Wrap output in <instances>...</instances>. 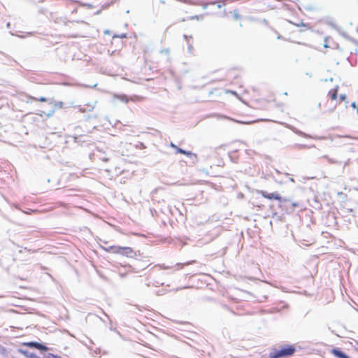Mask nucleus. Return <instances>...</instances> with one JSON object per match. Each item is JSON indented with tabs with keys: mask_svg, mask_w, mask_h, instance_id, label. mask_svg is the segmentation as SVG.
<instances>
[{
	"mask_svg": "<svg viewBox=\"0 0 358 358\" xmlns=\"http://www.w3.org/2000/svg\"><path fill=\"white\" fill-rule=\"evenodd\" d=\"M338 87H336L335 89L331 90L329 92V94L332 100H336L338 97Z\"/></svg>",
	"mask_w": 358,
	"mask_h": 358,
	"instance_id": "nucleus-16",
	"label": "nucleus"
},
{
	"mask_svg": "<svg viewBox=\"0 0 358 358\" xmlns=\"http://www.w3.org/2000/svg\"><path fill=\"white\" fill-rule=\"evenodd\" d=\"M10 26V23H7V27H9Z\"/></svg>",
	"mask_w": 358,
	"mask_h": 358,
	"instance_id": "nucleus-54",
	"label": "nucleus"
},
{
	"mask_svg": "<svg viewBox=\"0 0 358 358\" xmlns=\"http://www.w3.org/2000/svg\"><path fill=\"white\" fill-rule=\"evenodd\" d=\"M128 267L134 273H139L141 271L144 270L148 266L147 262L141 261L137 258L133 260L132 264H129Z\"/></svg>",
	"mask_w": 358,
	"mask_h": 358,
	"instance_id": "nucleus-5",
	"label": "nucleus"
},
{
	"mask_svg": "<svg viewBox=\"0 0 358 358\" xmlns=\"http://www.w3.org/2000/svg\"><path fill=\"white\" fill-rule=\"evenodd\" d=\"M78 136H74V140L76 142L78 141Z\"/></svg>",
	"mask_w": 358,
	"mask_h": 358,
	"instance_id": "nucleus-46",
	"label": "nucleus"
},
{
	"mask_svg": "<svg viewBox=\"0 0 358 358\" xmlns=\"http://www.w3.org/2000/svg\"><path fill=\"white\" fill-rule=\"evenodd\" d=\"M306 75H307L309 77H311L312 76V73H309V72H306Z\"/></svg>",
	"mask_w": 358,
	"mask_h": 358,
	"instance_id": "nucleus-41",
	"label": "nucleus"
},
{
	"mask_svg": "<svg viewBox=\"0 0 358 358\" xmlns=\"http://www.w3.org/2000/svg\"><path fill=\"white\" fill-rule=\"evenodd\" d=\"M83 6H85V7H87L88 8H90L93 7V5H92L91 3H83Z\"/></svg>",
	"mask_w": 358,
	"mask_h": 358,
	"instance_id": "nucleus-29",
	"label": "nucleus"
},
{
	"mask_svg": "<svg viewBox=\"0 0 358 358\" xmlns=\"http://www.w3.org/2000/svg\"><path fill=\"white\" fill-rule=\"evenodd\" d=\"M339 99H340V101H345L346 99H347V96L345 94H340L339 96Z\"/></svg>",
	"mask_w": 358,
	"mask_h": 358,
	"instance_id": "nucleus-24",
	"label": "nucleus"
},
{
	"mask_svg": "<svg viewBox=\"0 0 358 358\" xmlns=\"http://www.w3.org/2000/svg\"><path fill=\"white\" fill-rule=\"evenodd\" d=\"M234 122H238V123H240V124H249L250 122H243V121H241V120H233Z\"/></svg>",
	"mask_w": 358,
	"mask_h": 358,
	"instance_id": "nucleus-30",
	"label": "nucleus"
},
{
	"mask_svg": "<svg viewBox=\"0 0 358 358\" xmlns=\"http://www.w3.org/2000/svg\"><path fill=\"white\" fill-rule=\"evenodd\" d=\"M27 100L26 101L27 103L29 102V99L38 101L41 102H47L49 105H52L53 103V99L52 98H46L45 96H41L39 98H35L31 96H27Z\"/></svg>",
	"mask_w": 358,
	"mask_h": 358,
	"instance_id": "nucleus-11",
	"label": "nucleus"
},
{
	"mask_svg": "<svg viewBox=\"0 0 358 358\" xmlns=\"http://www.w3.org/2000/svg\"><path fill=\"white\" fill-rule=\"evenodd\" d=\"M158 266L162 269H169V268H171L173 267L172 266H165V264H160Z\"/></svg>",
	"mask_w": 358,
	"mask_h": 358,
	"instance_id": "nucleus-25",
	"label": "nucleus"
},
{
	"mask_svg": "<svg viewBox=\"0 0 358 358\" xmlns=\"http://www.w3.org/2000/svg\"><path fill=\"white\" fill-rule=\"evenodd\" d=\"M94 106H90V108H89L88 110L92 111L94 109Z\"/></svg>",
	"mask_w": 358,
	"mask_h": 358,
	"instance_id": "nucleus-44",
	"label": "nucleus"
},
{
	"mask_svg": "<svg viewBox=\"0 0 358 358\" xmlns=\"http://www.w3.org/2000/svg\"><path fill=\"white\" fill-rule=\"evenodd\" d=\"M114 98L120 100V101L128 103L129 102V98L126 94H115Z\"/></svg>",
	"mask_w": 358,
	"mask_h": 358,
	"instance_id": "nucleus-15",
	"label": "nucleus"
},
{
	"mask_svg": "<svg viewBox=\"0 0 358 358\" xmlns=\"http://www.w3.org/2000/svg\"><path fill=\"white\" fill-rule=\"evenodd\" d=\"M291 198L290 197H282V199L278 203V207L282 209L285 213H287V208L290 207Z\"/></svg>",
	"mask_w": 358,
	"mask_h": 358,
	"instance_id": "nucleus-8",
	"label": "nucleus"
},
{
	"mask_svg": "<svg viewBox=\"0 0 358 358\" xmlns=\"http://www.w3.org/2000/svg\"><path fill=\"white\" fill-rule=\"evenodd\" d=\"M351 107L353 108H356V103L355 101L351 103Z\"/></svg>",
	"mask_w": 358,
	"mask_h": 358,
	"instance_id": "nucleus-39",
	"label": "nucleus"
},
{
	"mask_svg": "<svg viewBox=\"0 0 358 358\" xmlns=\"http://www.w3.org/2000/svg\"><path fill=\"white\" fill-rule=\"evenodd\" d=\"M160 3H162V4H164L165 3V0H160Z\"/></svg>",
	"mask_w": 358,
	"mask_h": 358,
	"instance_id": "nucleus-48",
	"label": "nucleus"
},
{
	"mask_svg": "<svg viewBox=\"0 0 358 358\" xmlns=\"http://www.w3.org/2000/svg\"><path fill=\"white\" fill-rule=\"evenodd\" d=\"M199 17H201L202 18V16H198V15H194V16H192L191 17V19H199Z\"/></svg>",
	"mask_w": 358,
	"mask_h": 358,
	"instance_id": "nucleus-36",
	"label": "nucleus"
},
{
	"mask_svg": "<svg viewBox=\"0 0 358 358\" xmlns=\"http://www.w3.org/2000/svg\"><path fill=\"white\" fill-rule=\"evenodd\" d=\"M113 38H127V34H122L120 35H114L113 36Z\"/></svg>",
	"mask_w": 358,
	"mask_h": 358,
	"instance_id": "nucleus-22",
	"label": "nucleus"
},
{
	"mask_svg": "<svg viewBox=\"0 0 358 358\" xmlns=\"http://www.w3.org/2000/svg\"><path fill=\"white\" fill-rule=\"evenodd\" d=\"M321 158L327 159V161L329 164H336V165H341V162L336 160V159H334L333 158H331L328 155H323Z\"/></svg>",
	"mask_w": 358,
	"mask_h": 358,
	"instance_id": "nucleus-13",
	"label": "nucleus"
},
{
	"mask_svg": "<svg viewBox=\"0 0 358 358\" xmlns=\"http://www.w3.org/2000/svg\"><path fill=\"white\" fill-rule=\"evenodd\" d=\"M277 38L278 39H280L281 38V36L280 35L278 36Z\"/></svg>",
	"mask_w": 358,
	"mask_h": 358,
	"instance_id": "nucleus-51",
	"label": "nucleus"
},
{
	"mask_svg": "<svg viewBox=\"0 0 358 358\" xmlns=\"http://www.w3.org/2000/svg\"><path fill=\"white\" fill-rule=\"evenodd\" d=\"M162 52H164L166 54H168L169 52V49L163 50H162Z\"/></svg>",
	"mask_w": 358,
	"mask_h": 358,
	"instance_id": "nucleus-38",
	"label": "nucleus"
},
{
	"mask_svg": "<svg viewBox=\"0 0 358 358\" xmlns=\"http://www.w3.org/2000/svg\"><path fill=\"white\" fill-rule=\"evenodd\" d=\"M236 152H237V150H234L231 153L229 154V157L231 159V161L233 162L234 163H237L238 162V158L236 157L232 156V154H235V153H236Z\"/></svg>",
	"mask_w": 358,
	"mask_h": 358,
	"instance_id": "nucleus-19",
	"label": "nucleus"
},
{
	"mask_svg": "<svg viewBox=\"0 0 358 358\" xmlns=\"http://www.w3.org/2000/svg\"><path fill=\"white\" fill-rule=\"evenodd\" d=\"M104 33H105L106 34H110V31L109 30H106V31H104Z\"/></svg>",
	"mask_w": 358,
	"mask_h": 358,
	"instance_id": "nucleus-42",
	"label": "nucleus"
},
{
	"mask_svg": "<svg viewBox=\"0 0 358 358\" xmlns=\"http://www.w3.org/2000/svg\"><path fill=\"white\" fill-rule=\"evenodd\" d=\"M176 266H182L183 265H182V264H178H178H176Z\"/></svg>",
	"mask_w": 358,
	"mask_h": 358,
	"instance_id": "nucleus-49",
	"label": "nucleus"
},
{
	"mask_svg": "<svg viewBox=\"0 0 358 358\" xmlns=\"http://www.w3.org/2000/svg\"><path fill=\"white\" fill-rule=\"evenodd\" d=\"M17 352L24 355L26 358H41L36 353L31 352L21 348L17 349Z\"/></svg>",
	"mask_w": 358,
	"mask_h": 358,
	"instance_id": "nucleus-10",
	"label": "nucleus"
},
{
	"mask_svg": "<svg viewBox=\"0 0 358 358\" xmlns=\"http://www.w3.org/2000/svg\"><path fill=\"white\" fill-rule=\"evenodd\" d=\"M233 16L234 20H238L241 18V15L238 14V11L236 10H234L233 12Z\"/></svg>",
	"mask_w": 358,
	"mask_h": 358,
	"instance_id": "nucleus-20",
	"label": "nucleus"
},
{
	"mask_svg": "<svg viewBox=\"0 0 358 358\" xmlns=\"http://www.w3.org/2000/svg\"><path fill=\"white\" fill-rule=\"evenodd\" d=\"M183 38H184L185 40H187L188 38H192V36H188V35L184 34V35H183Z\"/></svg>",
	"mask_w": 358,
	"mask_h": 358,
	"instance_id": "nucleus-34",
	"label": "nucleus"
},
{
	"mask_svg": "<svg viewBox=\"0 0 358 358\" xmlns=\"http://www.w3.org/2000/svg\"><path fill=\"white\" fill-rule=\"evenodd\" d=\"M289 129H291L294 134L300 136L301 137L307 138H313V139H329L331 142L334 143L337 146H343L347 145H353L354 141L357 139L355 137H353L350 135H339L335 134L329 137H318V136H312L311 135L306 134L294 126L289 125L287 127Z\"/></svg>",
	"mask_w": 358,
	"mask_h": 358,
	"instance_id": "nucleus-1",
	"label": "nucleus"
},
{
	"mask_svg": "<svg viewBox=\"0 0 358 358\" xmlns=\"http://www.w3.org/2000/svg\"><path fill=\"white\" fill-rule=\"evenodd\" d=\"M258 193L265 199L268 200H277L278 202L282 197L278 192L268 193L264 190H258Z\"/></svg>",
	"mask_w": 358,
	"mask_h": 358,
	"instance_id": "nucleus-6",
	"label": "nucleus"
},
{
	"mask_svg": "<svg viewBox=\"0 0 358 358\" xmlns=\"http://www.w3.org/2000/svg\"><path fill=\"white\" fill-rule=\"evenodd\" d=\"M53 105V108L55 110L56 109H59V108H62L63 107V102L62 101H55L53 99V103L52 104Z\"/></svg>",
	"mask_w": 358,
	"mask_h": 358,
	"instance_id": "nucleus-17",
	"label": "nucleus"
},
{
	"mask_svg": "<svg viewBox=\"0 0 358 358\" xmlns=\"http://www.w3.org/2000/svg\"><path fill=\"white\" fill-rule=\"evenodd\" d=\"M315 145H308L306 144H299V143H296L292 146L293 148H298V149H310V148H315Z\"/></svg>",
	"mask_w": 358,
	"mask_h": 358,
	"instance_id": "nucleus-14",
	"label": "nucleus"
},
{
	"mask_svg": "<svg viewBox=\"0 0 358 358\" xmlns=\"http://www.w3.org/2000/svg\"><path fill=\"white\" fill-rule=\"evenodd\" d=\"M112 3H113V1L107 2V3H105L102 4V6L101 7V9L98 10L95 13V14H96V15L99 14L101 12V10H104V9L108 8Z\"/></svg>",
	"mask_w": 358,
	"mask_h": 358,
	"instance_id": "nucleus-18",
	"label": "nucleus"
},
{
	"mask_svg": "<svg viewBox=\"0 0 358 358\" xmlns=\"http://www.w3.org/2000/svg\"><path fill=\"white\" fill-rule=\"evenodd\" d=\"M262 23H263L264 24L266 25V26H268V20H266V19H263V20H262Z\"/></svg>",
	"mask_w": 358,
	"mask_h": 358,
	"instance_id": "nucleus-33",
	"label": "nucleus"
},
{
	"mask_svg": "<svg viewBox=\"0 0 358 358\" xmlns=\"http://www.w3.org/2000/svg\"><path fill=\"white\" fill-rule=\"evenodd\" d=\"M170 146L174 148L176 150V148H178L176 145H175L173 142H171Z\"/></svg>",
	"mask_w": 358,
	"mask_h": 358,
	"instance_id": "nucleus-32",
	"label": "nucleus"
},
{
	"mask_svg": "<svg viewBox=\"0 0 358 358\" xmlns=\"http://www.w3.org/2000/svg\"><path fill=\"white\" fill-rule=\"evenodd\" d=\"M352 42H353L356 45H358V41L355 40V39H352Z\"/></svg>",
	"mask_w": 358,
	"mask_h": 358,
	"instance_id": "nucleus-40",
	"label": "nucleus"
},
{
	"mask_svg": "<svg viewBox=\"0 0 358 358\" xmlns=\"http://www.w3.org/2000/svg\"><path fill=\"white\" fill-rule=\"evenodd\" d=\"M341 34L344 38H347V39H348V40H350V41H352V38H350V36H348L345 32H342V33H341Z\"/></svg>",
	"mask_w": 358,
	"mask_h": 358,
	"instance_id": "nucleus-27",
	"label": "nucleus"
},
{
	"mask_svg": "<svg viewBox=\"0 0 358 358\" xmlns=\"http://www.w3.org/2000/svg\"><path fill=\"white\" fill-rule=\"evenodd\" d=\"M357 32H358V28L357 29Z\"/></svg>",
	"mask_w": 358,
	"mask_h": 358,
	"instance_id": "nucleus-56",
	"label": "nucleus"
},
{
	"mask_svg": "<svg viewBox=\"0 0 358 358\" xmlns=\"http://www.w3.org/2000/svg\"><path fill=\"white\" fill-rule=\"evenodd\" d=\"M105 251L114 253V254H120L123 256H125L129 258H134V259H136V257L138 255L137 252L134 251L130 247H122V246H117V245H111L109 247H101Z\"/></svg>",
	"mask_w": 358,
	"mask_h": 358,
	"instance_id": "nucleus-3",
	"label": "nucleus"
},
{
	"mask_svg": "<svg viewBox=\"0 0 358 358\" xmlns=\"http://www.w3.org/2000/svg\"><path fill=\"white\" fill-rule=\"evenodd\" d=\"M90 118V115H87V116L86 117V119H87V120H89Z\"/></svg>",
	"mask_w": 358,
	"mask_h": 358,
	"instance_id": "nucleus-52",
	"label": "nucleus"
},
{
	"mask_svg": "<svg viewBox=\"0 0 358 358\" xmlns=\"http://www.w3.org/2000/svg\"><path fill=\"white\" fill-rule=\"evenodd\" d=\"M15 208H17V209H20V208H19L18 205H15Z\"/></svg>",
	"mask_w": 358,
	"mask_h": 358,
	"instance_id": "nucleus-50",
	"label": "nucleus"
},
{
	"mask_svg": "<svg viewBox=\"0 0 358 358\" xmlns=\"http://www.w3.org/2000/svg\"><path fill=\"white\" fill-rule=\"evenodd\" d=\"M188 51L189 52H191L192 49L193 48L192 45L191 44H188Z\"/></svg>",
	"mask_w": 358,
	"mask_h": 358,
	"instance_id": "nucleus-35",
	"label": "nucleus"
},
{
	"mask_svg": "<svg viewBox=\"0 0 358 358\" xmlns=\"http://www.w3.org/2000/svg\"><path fill=\"white\" fill-rule=\"evenodd\" d=\"M357 113H358V107H357Z\"/></svg>",
	"mask_w": 358,
	"mask_h": 358,
	"instance_id": "nucleus-55",
	"label": "nucleus"
},
{
	"mask_svg": "<svg viewBox=\"0 0 358 358\" xmlns=\"http://www.w3.org/2000/svg\"><path fill=\"white\" fill-rule=\"evenodd\" d=\"M327 24L335 29H337L336 24L332 20H328Z\"/></svg>",
	"mask_w": 358,
	"mask_h": 358,
	"instance_id": "nucleus-21",
	"label": "nucleus"
},
{
	"mask_svg": "<svg viewBox=\"0 0 358 358\" xmlns=\"http://www.w3.org/2000/svg\"><path fill=\"white\" fill-rule=\"evenodd\" d=\"M97 85V84H94L93 86H88V85H85V87H94Z\"/></svg>",
	"mask_w": 358,
	"mask_h": 358,
	"instance_id": "nucleus-43",
	"label": "nucleus"
},
{
	"mask_svg": "<svg viewBox=\"0 0 358 358\" xmlns=\"http://www.w3.org/2000/svg\"><path fill=\"white\" fill-rule=\"evenodd\" d=\"M299 207H301L300 203L299 202L294 201L291 199L290 207H289V208H287V214H291V213H294V211L295 210V208H299Z\"/></svg>",
	"mask_w": 358,
	"mask_h": 358,
	"instance_id": "nucleus-12",
	"label": "nucleus"
},
{
	"mask_svg": "<svg viewBox=\"0 0 358 358\" xmlns=\"http://www.w3.org/2000/svg\"><path fill=\"white\" fill-rule=\"evenodd\" d=\"M314 201L317 203V206H315V208H320L321 206V204L319 203V201L317 200V199H315Z\"/></svg>",
	"mask_w": 358,
	"mask_h": 358,
	"instance_id": "nucleus-31",
	"label": "nucleus"
},
{
	"mask_svg": "<svg viewBox=\"0 0 358 358\" xmlns=\"http://www.w3.org/2000/svg\"><path fill=\"white\" fill-rule=\"evenodd\" d=\"M77 108L79 110V111L81 112V113H85L86 112V108H85L84 107H83L80 105L78 106Z\"/></svg>",
	"mask_w": 358,
	"mask_h": 358,
	"instance_id": "nucleus-26",
	"label": "nucleus"
},
{
	"mask_svg": "<svg viewBox=\"0 0 358 358\" xmlns=\"http://www.w3.org/2000/svg\"><path fill=\"white\" fill-rule=\"evenodd\" d=\"M275 171L277 174H280V171H279L278 170L275 169Z\"/></svg>",
	"mask_w": 358,
	"mask_h": 358,
	"instance_id": "nucleus-47",
	"label": "nucleus"
},
{
	"mask_svg": "<svg viewBox=\"0 0 358 358\" xmlns=\"http://www.w3.org/2000/svg\"><path fill=\"white\" fill-rule=\"evenodd\" d=\"M176 153L186 155L192 160L193 164L197 162V155L191 151L184 150L181 148H176Z\"/></svg>",
	"mask_w": 358,
	"mask_h": 358,
	"instance_id": "nucleus-7",
	"label": "nucleus"
},
{
	"mask_svg": "<svg viewBox=\"0 0 358 358\" xmlns=\"http://www.w3.org/2000/svg\"><path fill=\"white\" fill-rule=\"evenodd\" d=\"M324 42H325V43H324V47L325 48H329V45H327V38H324Z\"/></svg>",
	"mask_w": 358,
	"mask_h": 358,
	"instance_id": "nucleus-37",
	"label": "nucleus"
},
{
	"mask_svg": "<svg viewBox=\"0 0 358 358\" xmlns=\"http://www.w3.org/2000/svg\"><path fill=\"white\" fill-rule=\"evenodd\" d=\"M226 92H227V93H230V94H234V95H235V96H238L237 92H236V91H234V90H227L226 91Z\"/></svg>",
	"mask_w": 358,
	"mask_h": 358,
	"instance_id": "nucleus-28",
	"label": "nucleus"
},
{
	"mask_svg": "<svg viewBox=\"0 0 358 358\" xmlns=\"http://www.w3.org/2000/svg\"><path fill=\"white\" fill-rule=\"evenodd\" d=\"M289 180L291 181V182H294V180L293 178H289Z\"/></svg>",
	"mask_w": 358,
	"mask_h": 358,
	"instance_id": "nucleus-45",
	"label": "nucleus"
},
{
	"mask_svg": "<svg viewBox=\"0 0 358 358\" xmlns=\"http://www.w3.org/2000/svg\"><path fill=\"white\" fill-rule=\"evenodd\" d=\"M22 346H26L27 348H29L31 349H36L38 350L40 353L43 354H47V352L50 350V348L47 346V345L43 342H38V341H28V342H23L21 344Z\"/></svg>",
	"mask_w": 358,
	"mask_h": 358,
	"instance_id": "nucleus-4",
	"label": "nucleus"
},
{
	"mask_svg": "<svg viewBox=\"0 0 358 358\" xmlns=\"http://www.w3.org/2000/svg\"><path fill=\"white\" fill-rule=\"evenodd\" d=\"M331 353L336 358H351L343 350L337 347L333 348L331 350Z\"/></svg>",
	"mask_w": 358,
	"mask_h": 358,
	"instance_id": "nucleus-9",
	"label": "nucleus"
},
{
	"mask_svg": "<svg viewBox=\"0 0 358 358\" xmlns=\"http://www.w3.org/2000/svg\"><path fill=\"white\" fill-rule=\"evenodd\" d=\"M301 24L303 25V26H305V24L303 22H301Z\"/></svg>",
	"mask_w": 358,
	"mask_h": 358,
	"instance_id": "nucleus-53",
	"label": "nucleus"
},
{
	"mask_svg": "<svg viewBox=\"0 0 358 358\" xmlns=\"http://www.w3.org/2000/svg\"><path fill=\"white\" fill-rule=\"evenodd\" d=\"M296 351L294 345L285 344L279 348H273L269 353V358H286L292 356Z\"/></svg>",
	"mask_w": 358,
	"mask_h": 358,
	"instance_id": "nucleus-2",
	"label": "nucleus"
},
{
	"mask_svg": "<svg viewBox=\"0 0 358 358\" xmlns=\"http://www.w3.org/2000/svg\"><path fill=\"white\" fill-rule=\"evenodd\" d=\"M55 110L54 108H52L47 113V114H46L47 117H50L52 116V115L55 113Z\"/></svg>",
	"mask_w": 358,
	"mask_h": 358,
	"instance_id": "nucleus-23",
	"label": "nucleus"
}]
</instances>
